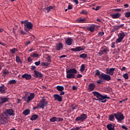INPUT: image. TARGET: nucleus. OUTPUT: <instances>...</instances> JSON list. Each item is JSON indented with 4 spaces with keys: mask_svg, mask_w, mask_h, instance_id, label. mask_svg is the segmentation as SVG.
<instances>
[{
    "mask_svg": "<svg viewBox=\"0 0 130 130\" xmlns=\"http://www.w3.org/2000/svg\"><path fill=\"white\" fill-rule=\"evenodd\" d=\"M35 98V93L24 91V96L22 98L27 103H30Z\"/></svg>",
    "mask_w": 130,
    "mask_h": 130,
    "instance_id": "nucleus-1",
    "label": "nucleus"
},
{
    "mask_svg": "<svg viewBox=\"0 0 130 130\" xmlns=\"http://www.w3.org/2000/svg\"><path fill=\"white\" fill-rule=\"evenodd\" d=\"M95 76H99V79L104 81L109 82L111 80V76L107 74H103L100 75V71L99 70H95Z\"/></svg>",
    "mask_w": 130,
    "mask_h": 130,
    "instance_id": "nucleus-2",
    "label": "nucleus"
},
{
    "mask_svg": "<svg viewBox=\"0 0 130 130\" xmlns=\"http://www.w3.org/2000/svg\"><path fill=\"white\" fill-rule=\"evenodd\" d=\"M77 73H78V71L75 68L69 69L66 71V78H67V79H75V75Z\"/></svg>",
    "mask_w": 130,
    "mask_h": 130,
    "instance_id": "nucleus-3",
    "label": "nucleus"
},
{
    "mask_svg": "<svg viewBox=\"0 0 130 130\" xmlns=\"http://www.w3.org/2000/svg\"><path fill=\"white\" fill-rule=\"evenodd\" d=\"M92 94L98 98V99H94V100L102 101V100H104L105 99H110V97L108 96L107 95H103L97 91H93Z\"/></svg>",
    "mask_w": 130,
    "mask_h": 130,
    "instance_id": "nucleus-4",
    "label": "nucleus"
},
{
    "mask_svg": "<svg viewBox=\"0 0 130 130\" xmlns=\"http://www.w3.org/2000/svg\"><path fill=\"white\" fill-rule=\"evenodd\" d=\"M8 121V115L6 114V112L4 111L0 114L1 124H6Z\"/></svg>",
    "mask_w": 130,
    "mask_h": 130,
    "instance_id": "nucleus-5",
    "label": "nucleus"
},
{
    "mask_svg": "<svg viewBox=\"0 0 130 130\" xmlns=\"http://www.w3.org/2000/svg\"><path fill=\"white\" fill-rule=\"evenodd\" d=\"M114 115L118 122H121L124 119V115L121 112H118L117 113H115Z\"/></svg>",
    "mask_w": 130,
    "mask_h": 130,
    "instance_id": "nucleus-6",
    "label": "nucleus"
},
{
    "mask_svg": "<svg viewBox=\"0 0 130 130\" xmlns=\"http://www.w3.org/2000/svg\"><path fill=\"white\" fill-rule=\"evenodd\" d=\"M126 32L121 31L118 34V38L116 40V43H120L123 40L124 37H125V35Z\"/></svg>",
    "mask_w": 130,
    "mask_h": 130,
    "instance_id": "nucleus-7",
    "label": "nucleus"
},
{
    "mask_svg": "<svg viewBox=\"0 0 130 130\" xmlns=\"http://www.w3.org/2000/svg\"><path fill=\"white\" fill-rule=\"evenodd\" d=\"M47 104H48V102L46 101L45 98H43L42 99L40 100L39 104L38 105V107H40V108L44 109V107H45Z\"/></svg>",
    "mask_w": 130,
    "mask_h": 130,
    "instance_id": "nucleus-8",
    "label": "nucleus"
},
{
    "mask_svg": "<svg viewBox=\"0 0 130 130\" xmlns=\"http://www.w3.org/2000/svg\"><path fill=\"white\" fill-rule=\"evenodd\" d=\"M107 52H109V48H107L106 46L102 47L101 50L98 53V54H99L100 56H101L103 55L104 53L107 54Z\"/></svg>",
    "mask_w": 130,
    "mask_h": 130,
    "instance_id": "nucleus-9",
    "label": "nucleus"
},
{
    "mask_svg": "<svg viewBox=\"0 0 130 130\" xmlns=\"http://www.w3.org/2000/svg\"><path fill=\"white\" fill-rule=\"evenodd\" d=\"M87 117H88L87 114H82L80 116L76 117V118L75 119V121H81L82 122H83V121H85L86 119H87Z\"/></svg>",
    "mask_w": 130,
    "mask_h": 130,
    "instance_id": "nucleus-10",
    "label": "nucleus"
},
{
    "mask_svg": "<svg viewBox=\"0 0 130 130\" xmlns=\"http://www.w3.org/2000/svg\"><path fill=\"white\" fill-rule=\"evenodd\" d=\"M33 28V24L31 22L28 21L24 24V30L26 32H29L31 29Z\"/></svg>",
    "mask_w": 130,
    "mask_h": 130,
    "instance_id": "nucleus-11",
    "label": "nucleus"
},
{
    "mask_svg": "<svg viewBox=\"0 0 130 130\" xmlns=\"http://www.w3.org/2000/svg\"><path fill=\"white\" fill-rule=\"evenodd\" d=\"M115 68H108L106 70V74L108 76H113Z\"/></svg>",
    "mask_w": 130,
    "mask_h": 130,
    "instance_id": "nucleus-12",
    "label": "nucleus"
},
{
    "mask_svg": "<svg viewBox=\"0 0 130 130\" xmlns=\"http://www.w3.org/2000/svg\"><path fill=\"white\" fill-rule=\"evenodd\" d=\"M53 97L55 101H58V102H61L62 101V96L55 94L53 95Z\"/></svg>",
    "mask_w": 130,
    "mask_h": 130,
    "instance_id": "nucleus-13",
    "label": "nucleus"
},
{
    "mask_svg": "<svg viewBox=\"0 0 130 130\" xmlns=\"http://www.w3.org/2000/svg\"><path fill=\"white\" fill-rule=\"evenodd\" d=\"M35 78H43V74L36 70H34Z\"/></svg>",
    "mask_w": 130,
    "mask_h": 130,
    "instance_id": "nucleus-14",
    "label": "nucleus"
},
{
    "mask_svg": "<svg viewBox=\"0 0 130 130\" xmlns=\"http://www.w3.org/2000/svg\"><path fill=\"white\" fill-rule=\"evenodd\" d=\"M95 88H96V85L95 84L90 83L88 85L87 89L89 92H92V91H94V89H95Z\"/></svg>",
    "mask_w": 130,
    "mask_h": 130,
    "instance_id": "nucleus-15",
    "label": "nucleus"
},
{
    "mask_svg": "<svg viewBox=\"0 0 130 130\" xmlns=\"http://www.w3.org/2000/svg\"><path fill=\"white\" fill-rule=\"evenodd\" d=\"M7 115H10V116H12V115H15V113H14V110L13 109H7L5 112Z\"/></svg>",
    "mask_w": 130,
    "mask_h": 130,
    "instance_id": "nucleus-16",
    "label": "nucleus"
},
{
    "mask_svg": "<svg viewBox=\"0 0 130 130\" xmlns=\"http://www.w3.org/2000/svg\"><path fill=\"white\" fill-rule=\"evenodd\" d=\"M114 127H115V124L114 123H109L107 125V128L108 130H115Z\"/></svg>",
    "mask_w": 130,
    "mask_h": 130,
    "instance_id": "nucleus-17",
    "label": "nucleus"
},
{
    "mask_svg": "<svg viewBox=\"0 0 130 130\" xmlns=\"http://www.w3.org/2000/svg\"><path fill=\"white\" fill-rule=\"evenodd\" d=\"M21 78H22V79H26V80H31V79H32V76L25 73L22 76Z\"/></svg>",
    "mask_w": 130,
    "mask_h": 130,
    "instance_id": "nucleus-18",
    "label": "nucleus"
},
{
    "mask_svg": "<svg viewBox=\"0 0 130 130\" xmlns=\"http://www.w3.org/2000/svg\"><path fill=\"white\" fill-rule=\"evenodd\" d=\"M77 21L78 23H88L86 18H82V17H79Z\"/></svg>",
    "mask_w": 130,
    "mask_h": 130,
    "instance_id": "nucleus-19",
    "label": "nucleus"
},
{
    "mask_svg": "<svg viewBox=\"0 0 130 130\" xmlns=\"http://www.w3.org/2000/svg\"><path fill=\"white\" fill-rule=\"evenodd\" d=\"M121 16V13H114L111 15V17L113 19H118L119 18H120Z\"/></svg>",
    "mask_w": 130,
    "mask_h": 130,
    "instance_id": "nucleus-20",
    "label": "nucleus"
},
{
    "mask_svg": "<svg viewBox=\"0 0 130 130\" xmlns=\"http://www.w3.org/2000/svg\"><path fill=\"white\" fill-rule=\"evenodd\" d=\"M84 50V48H82L81 46L77 47L74 48H71L72 51H82Z\"/></svg>",
    "mask_w": 130,
    "mask_h": 130,
    "instance_id": "nucleus-21",
    "label": "nucleus"
},
{
    "mask_svg": "<svg viewBox=\"0 0 130 130\" xmlns=\"http://www.w3.org/2000/svg\"><path fill=\"white\" fill-rule=\"evenodd\" d=\"M62 47H63V45H62V43H58L56 45V50H61V49H62Z\"/></svg>",
    "mask_w": 130,
    "mask_h": 130,
    "instance_id": "nucleus-22",
    "label": "nucleus"
},
{
    "mask_svg": "<svg viewBox=\"0 0 130 130\" xmlns=\"http://www.w3.org/2000/svg\"><path fill=\"white\" fill-rule=\"evenodd\" d=\"M0 100L2 104H4V103H6L9 101V99L8 98L1 97L0 98Z\"/></svg>",
    "mask_w": 130,
    "mask_h": 130,
    "instance_id": "nucleus-23",
    "label": "nucleus"
},
{
    "mask_svg": "<svg viewBox=\"0 0 130 130\" xmlns=\"http://www.w3.org/2000/svg\"><path fill=\"white\" fill-rule=\"evenodd\" d=\"M115 113H113V114H110L109 115V120H110V121H114L115 120V115H114Z\"/></svg>",
    "mask_w": 130,
    "mask_h": 130,
    "instance_id": "nucleus-24",
    "label": "nucleus"
},
{
    "mask_svg": "<svg viewBox=\"0 0 130 130\" xmlns=\"http://www.w3.org/2000/svg\"><path fill=\"white\" fill-rule=\"evenodd\" d=\"M73 43V40L71 38H69L66 41V43L67 45H72V43Z\"/></svg>",
    "mask_w": 130,
    "mask_h": 130,
    "instance_id": "nucleus-25",
    "label": "nucleus"
},
{
    "mask_svg": "<svg viewBox=\"0 0 130 130\" xmlns=\"http://www.w3.org/2000/svg\"><path fill=\"white\" fill-rule=\"evenodd\" d=\"M6 93V89H5V85L3 84L2 86H0V93L5 94Z\"/></svg>",
    "mask_w": 130,
    "mask_h": 130,
    "instance_id": "nucleus-26",
    "label": "nucleus"
},
{
    "mask_svg": "<svg viewBox=\"0 0 130 130\" xmlns=\"http://www.w3.org/2000/svg\"><path fill=\"white\" fill-rule=\"evenodd\" d=\"M95 25L92 24L91 26L88 28V30L90 31V32H94V30H95Z\"/></svg>",
    "mask_w": 130,
    "mask_h": 130,
    "instance_id": "nucleus-27",
    "label": "nucleus"
},
{
    "mask_svg": "<svg viewBox=\"0 0 130 130\" xmlns=\"http://www.w3.org/2000/svg\"><path fill=\"white\" fill-rule=\"evenodd\" d=\"M64 89V88H63V86H62L58 85L56 86V89L58 91H59L60 92L63 91Z\"/></svg>",
    "mask_w": 130,
    "mask_h": 130,
    "instance_id": "nucleus-28",
    "label": "nucleus"
},
{
    "mask_svg": "<svg viewBox=\"0 0 130 130\" xmlns=\"http://www.w3.org/2000/svg\"><path fill=\"white\" fill-rule=\"evenodd\" d=\"M16 51H18V49L15 48H13L10 49V52H11V53H12V54H15Z\"/></svg>",
    "mask_w": 130,
    "mask_h": 130,
    "instance_id": "nucleus-29",
    "label": "nucleus"
},
{
    "mask_svg": "<svg viewBox=\"0 0 130 130\" xmlns=\"http://www.w3.org/2000/svg\"><path fill=\"white\" fill-rule=\"evenodd\" d=\"M16 60L17 63H22V60H21V58H20V56H16Z\"/></svg>",
    "mask_w": 130,
    "mask_h": 130,
    "instance_id": "nucleus-30",
    "label": "nucleus"
},
{
    "mask_svg": "<svg viewBox=\"0 0 130 130\" xmlns=\"http://www.w3.org/2000/svg\"><path fill=\"white\" fill-rule=\"evenodd\" d=\"M37 118H38V115H34L30 118V120H32V121L36 120V119H37Z\"/></svg>",
    "mask_w": 130,
    "mask_h": 130,
    "instance_id": "nucleus-31",
    "label": "nucleus"
},
{
    "mask_svg": "<svg viewBox=\"0 0 130 130\" xmlns=\"http://www.w3.org/2000/svg\"><path fill=\"white\" fill-rule=\"evenodd\" d=\"M23 114L24 115H28V114H30V110L26 109L23 112Z\"/></svg>",
    "mask_w": 130,
    "mask_h": 130,
    "instance_id": "nucleus-32",
    "label": "nucleus"
},
{
    "mask_svg": "<svg viewBox=\"0 0 130 130\" xmlns=\"http://www.w3.org/2000/svg\"><path fill=\"white\" fill-rule=\"evenodd\" d=\"M16 83H17V81H16V80H11L10 81H9L8 84L9 85H14L15 84H16Z\"/></svg>",
    "mask_w": 130,
    "mask_h": 130,
    "instance_id": "nucleus-33",
    "label": "nucleus"
},
{
    "mask_svg": "<svg viewBox=\"0 0 130 130\" xmlns=\"http://www.w3.org/2000/svg\"><path fill=\"white\" fill-rule=\"evenodd\" d=\"M123 26H124V24H122L119 25H116V26H115V29L116 30H118V29H119L120 28H122V27H123Z\"/></svg>",
    "mask_w": 130,
    "mask_h": 130,
    "instance_id": "nucleus-34",
    "label": "nucleus"
},
{
    "mask_svg": "<svg viewBox=\"0 0 130 130\" xmlns=\"http://www.w3.org/2000/svg\"><path fill=\"white\" fill-rule=\"evenodd\" d=\"M85 64H81L80 67V72H84V71H85Z\"/></svg>",
    "mask_w": 130,
    "mask_h": 130,
    "instance_id": "nucleus-35",
    "label": "nucleus"
},
{
    "mask_svg": "<svg viewBox=\"0 0 130 130\" xmlns=\"http://www.w3.org/2000/svg\"><path fill=\"white\" fill-rule=\"evenodd\" d=\"M87 56H88V55L85 53L82 54L80 55V57L81 58H87Z\"/></svg>",
    "mask_w": 130,
    "mask_h": 130,
    "instance_id": "nucleus-36",
    "label": "nucleus"
},
{
    "mask_svg": "<svg viewBox=\"0 0 130 130\" xmlns=\"http://www.w3.org/2000/svg\"><path fill=\"white\" fill-rule=\"evenodd\" d=\"M39 54L37 53H34L31 55V57H33L34 58L35 57H39Z\"/></svg>",
    "mask_w": 130,
    "mask_h": 130,
    "instance_id": "nucleus-37",
    "label": "nucleus"
},
{
    "mask_svg": "<svg viewBox=\"0 0 130 130\" xmlns=\"http://www.w3.org/2000/svg\"><path fill=\"white\" fill-rule=\"evenodd\" d=\"M63 121V118L56 117V121L59 122V121Z\"/></svg>",
    "mask_w": 130,
    "mask_h": 130,
    "instance_id": "nucleus-38",
    "label": "nucleus"
},
{
    "mask_svg": "<svg viewBox=\"0 0 130 130\" xmlns=\"http://www.w3.org/2000/svg\"><path fill=\"white\" fill-rule=\"evenodd\" d=\"M3 74L4 76H6V75H9V70L5 69L3 70Z\"/></svg>",
    "mask_w": 130,
    "mask_h": 130,
    "instance_id": "nucleus-39",
    "label": "nucleus"
},
{
    "mask_svg": "<svg viewBox=\"0 0 130 130\" xmlns=\"http://www.w3.org/2000/svg\"><path fill=\"white\" fill-rule=\"evenodd\" d=\"M53 9V7H52V6H49V7H47V8H46V10H47V12L48 13H49V12H50V11L51 10H52Z\"/></svg>",
    "mask_w": 130,
    "mask_h": 130,
    "instance_id": "nucleus-40",
    "label": "nucleus"
},
{
    "mask_svg": "<svg viewBox=\"0 0 130 130\" xmlns=\"http://www.w3.org/2000/svg\"><path fill=\"white\" fill-rule=\"evenodd\" d=\"M50 121L51 122H54L55 121H56V117H53L51 118H50Z\"/></svg>",
    "mask_w": 130,
    "mask_h": 130,
    "instance_id": "nucleus-41",
    "label": "nucleus"
},
{
    "mask_svg": "<svg viewBox=\"0 0 130 130\" xmlns=\"http://www.w3.org/2000/svg\"><path fill=\"white\" fill-rule=\"evenodd\" d=\"M123 77L124 79H125V80H127V79H128V74L127 73L123 74Z\"/></svg>",
    "mask_w": 130,
    "mask_h": 130,
    "instance_id": "nucleus-42",
    "label": "nucleus"
},
{
    "mask_svg": "<svg viewBox=\"0 0 130 130\" xmlns=\"http://www.w3.org/2000/svg\"><path fill=\"white\" fill-rule=\"evenodd\" d=\"M125 16L126 17V18H129V17H130V12H125Z\"/></svg>",
    "mask_w": 130,
    "mask_h": 130,
    "instance_id": "nucleus-43",
    "label": "nucleus"
},
{
    "mask_svg": "<svg viewBox=\"0 0 130 130\" xmlns=\"http://www.w3.org/2000/svg\"><path fill=\"white\" fill-rule=\"evenodd\" d=\"M47 60L49 62H51V56H50V55H48Z\"/></svg>",
    "mask_w": 130,
    "mask_h": 130,
    "instance_id": "nucleus-44",
    "label": "nucleus"
},
{
    "mask_svg": "<svg viewBox=\"0 0 130 130\" xmlns=\"http://www.w3.org/2000/svg\"><path fill=\"white\" fill-rule=\"evenodd\" d=\"M42 65L44 66V67H48V66H49V63H48L47 62H44L42 63Z\"/></svg>",
    "mask_w": 130,
    "mask_h": 130,
    "instance_id": "nucleus-45",
    "label": "nucleus"
},
{
    "mask_svg": "<svg viewBox=\"0 0 130 130\" xmlns=\"http://www.w3.org/2000/svg\"><path fill=\"white\" fill-rule=\"evenodd\" d=\"M103 35H104V31L99 32L98 33V36L102 37V36H103Z\"/></svg>",
    "mask_w": 130,
    "mask_h": 130,
    "instance_id": "nucleus-46",
    "label": "nucleus"
},
{
    "mask_svg": "<svg viewBox=\"0 0 130 130\" xmlns=\"http://www.w3.org/2000/svg\"><path fill=\"white\" fill-rule=\"evenodd\" d=\"M81 14H82V15H87V14H88V12L85 10H82L81 12Z\"/></svg>",
    "mask_w": 130,
    "mask_h": 130,
    "instance_id": "nucleus-47",
    "label": "nucleus"
},
{
    "mask_svg": "<svg viewBox=\"0 0 130 130\" xmlns=\"http://www.w3.org/2000/svg\"><path fill=\"white\" fill-rule=\"evenodd\" d=\"M113 11H115V12H121V9H120V8L114 9Z\"/></svg>",
    "mask_w": 130,
    "mask_h": 130,
    "instance_id": "nucleus-48",
    "label": "nucleus"
},
{
    "mask_svg": "<svg viewBox=\"0 0 130 130\" xmlns=\"http://www.w3.org/2000/svg\"><path fill=\"white\" fill-rule=\"evenodd\" d=\"M27 60L28 62H31L33 60V59H32V57H28L27 58Z\"/></svg>",
    "mask_w": 130,
    "mask_h": 130,
    "instance_id": "nucleus-49",
    "label": "nucleus"
},
{
    "mask_svg": "<svg viewBox=\"0 0 130 130\" xmlns=\"http://www.w3.org/2000/svg\"><path fill=\"white\" fill-rule=\"evenodd\" d=\"M30 43H31V42L30 41H28L25 42L24 44H25V46H27V45H28V44H30Z\"/></svg>",
    "mask_w": 130,
    "mask_h": 130,
    "instance_id": "nucleus-50",
    "label": "nucleus"
},
{
    "mask_svg": "<svg viewBox=\"0 0 130 130\" xmlns=\"http://www.w3.org/2000/svg\"><path fill=\"white\" fill-rule=\"evenodd\" d=\"M111 47L112 48H115V42L112 43Z\"/></svg>",
    "mask_w": 130,
    "mask_h": 130,
    "instance_id": "nucleus-51",
    "label": "nucleus"
},
{
    "mask_svg": "<svg viewBox=\"0 0 130 130\" xmlns=\"http://www.w3.org/2000/svg\"><path fill=\"white\" fill-rule=\"evenodd\" d=\"M40 63H41L40 61H36L35 62V64H36V66H39Z\"/></svg>",
    "mask_w": 130,
    "mask_h": 130,
    "instance_id": "nucleus-52",
    "label": "nucleus"
},
{
    "mask_svg": "<svg viewBox=\"0 0 130 130\" xmlns=\"http://www.w3.org/2000/svg\"><path fill=\"white\" fill-rule=\"evenodd\" d=\"M80 127H76L75 128H71L70 130H79Z\"/></svg>",
    "mask_w": 130,
    "mask_h": 130,
    "instance_id": "nucleus-53",
    "label": "nucleus"
},
{
    "mask_svg": "<svg viewBox=\"0 0 130 130\" xmlns=\"http://www.w3.org/2000/svg\"><path fill=\"white\" fill-rule=\"evenodd\" d=\"M72 89H73V90H78V87H77L76 86H73L72 87Z\"/></svg>",
    "mask_w": 130,
    "mask_h": 130,
    "instance_id": "nucleus-54",
    "label": "nucleus"
},
{
    "mask_svg": "<svg viewBox=\"0 0 130 130\" xmlns=\"http://www.w3.org/2000/svg\"><path fill=\"white\" fill-rule=\"evenodd\" d=\"M96 83L98 84H102V80H99L98 81H96Z\"/></svg>",
    "mask_w": 130,
    "mask_h": 130,
    "instance_id": "nucleus-55",
    "label": "nucleus"
},
{
    "mask_svg": "<svg viewBox=\"0 0 130 130\" xmlns=\"http://www.w3.org/2000/svg\"><path fill=\"white\" fill-rule=\"evenodd\" d=\"M35 69H36V67L32 66L31 67L30 70H31V71H33L34 70H35Z\"/></svg>",
    "mask_w": 130,
    "mask_h": 130,
    "instance_id": "nucleus-56",
    "label": "nucleus"
},
{
    "mask_svg": "<svg viewBox=\"0 0 130 130\" xmlns=\"http://www.w3.org/2000/svg\"><path fill=\"white\" fill-rule=\"evenodd\" d=\"M73 9V7L71 6V5L68 6V10H72Z\"/></svg>",
    "mask_w": 130,
    "mask_h": 130,
    "instance_id": "nucleus-57",
    "label": "nucleus"
},
{
    "mask_svg": "<svg viewBox=\"0 0 130 130\" xmlns=\"http://www.w3.org/2000/svg\"><path fill=\"white\" fill-rule=\"evenodd\" d=\"M99 10H100V6H98L96 7L95 11H99Z\"/></svg>",
    "mask_w": 130,
    "mask_h": 130,
    "instance_id": "nucleus-58",
    "label": "nucleus"
},
{
    "mask_svg": "<svg viewBox=\"0 0 130 130\" xmlns=\"http://www.w3.org/2000/svg\"><path fill=\"white\" fill-rule=\"evenodd\" d=\"M59 58H63V57H67V55H62L59 56Z\"/></svg>",
    "mask_w": 130,
    "mask_h": 130,
    "instance_id": "nucleus-59",
    "label": "nucleus"
},
{
    "mask_svg": "<svg viewBox=\"0 0 130 130\" xmlns=\"http://www.w3.org/2000/svg\"><path fill=\"white\" fill-rule=\"evenodd\" d=\"M82 77H83V76L81 74H78L77 76V78H82Z\"/></svg>",
    "mask_w": 130,
    "mask_h": 130,
    "instance_id": "nucleus-60",
    "label": "nucleus"
},
{
    "mask_svg": "<svg viewBox=\"0 0 130 130\" xmlns=\"http://www.w3.org/2000/svg\"><path fill=\"white\" fill-rule=\"evenodd\" d=\"M26 23H27V20H25L24 21H21V24H22V25L23 24H24V25H25V24H26Z\"/></svg>",
    "mask_w": 130,
    "mask_h": 130,
    "instance_id": "nucleus-61",
    "label": "nucleus"
},
{
    "mask_svg": "<svg viewBox=\"0 0 130 130\" xmlns=\"http://www.w3.org/2000/svg\"><path fill=\"white\" fill-rule=\"evenodd\" d=\"M17 103L18 104H19V103H21V100H20V99H18L17 100Z\"/></svg>",
    "mask_w": 130,
    "mask_h": 130,
    "instance_id": "nucleus-62",
    "label": "nucleus"
},
{
    "mask_svg": "<svg viewBox=\"0 0 130 130\" xmlns=\"http://www.w3.org/2000/svg\"><path fill=\"white\" fill-rule=\"evenodd\" d=\"M122 128H123V129H127V127L124 125L122 126Z\"/></svg>",
    "mask_w": 130,
    "mask_h": 130,
    "instance_id": "nucleus-63",
    "label": "nucleus"
},
{
    "mask_svg": "<svg viewBox=\"0 0 130 130\" xmlns=\"http://www.w3.org/2000/svg\"><path fill=\"white\" fill-rule=\"evenodd\" d=\"M125 70H126V68L123 67L121 69V71H125Z\"/></svg>",
    "mask_w": 130,
    "mask_h": 130,
    "instance_id": "nucleus-64",
    "label": "nucleus"
}]
</instances>
